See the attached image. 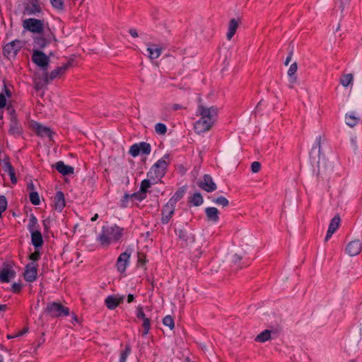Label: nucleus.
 <instances>
[{
  "instance_id": "nucleus-29",
  "label": "nucleus",
  "mask_w": 362,
  "mask_h": 362,
  "mask_svg": "<svg viewBox=\"0 0 362 362\" xmlns=\"http://www.w3.org/2000/svg\"><path fill=\"white\" fill-rule=\"evenodd\" d=\"M360 120V117L356 116V113L354 112L346 113L345 115L346 124L350 127H355L357 124L359 123Z\"/></svg>"
},
{
  "instance_id": "nucleus-44",
  "label": "nucleus",
  "mask_w": 362,
  "mask_h": 362,
  "mask_svg": "<svg viewBox=\"0 0 362 362\" xmlns=\"http://www.w3.org/2000/svg\"><path fill=\"white\" fill-rule=\"evenodd\" d=\"M30 201L33 205H39L40 204V199L39 194L37 192H31L29 195Z\"/></svg>"
},
{
  "instance_id": "nucleus-30",
  "label": "nucleus",
  "mask_w": 362,
  "mask_h": 362,
  "mask_svg": "<svg viewBox=\"0 0 362 362\" xmlns=\"http://www.w3.org/2000/svg\"><path fill=\"white\" fill-rule=\"evenodd\" d=\"M238 25H239L238 21L236 20L235 18H232L229 21L228 30L227 35H226L227 39L228 40H231V38L233 37V35L236 33Z\"/></svg>"
},
{
  "instance_id": "nucleus-13",
  "label": "nucleus",
  "mask_w": 362,
  "mask_h": 362,
  "mask_svg": "<svg viewBox=\"0 0 362 362\" xmlns=\"http://www.w3.org/2000/svg\"><path fill=\"white\" fill-rule=\"evenodd\" d=\"M197 185L199 188L207 192H212L217 188V186L214 182L211 176L208 174H205L204 175L203 180L199 181L197 182Z\"/></svg>"
},
{
  "instance_id": "nucleus-28",
  "label": "nucleus",
  "mask_w": 362,
  "mask_h": 362,
  "mask_svg": "<svg viewBox=\"0 0 362 362\" xmlns=\"http://www.w3.org/2000/svg\"><path fill=\"white\" fill-rule=\"evenodd\" d=\"M218 210L216 207H207L205 209V214L208 221L217 223L219 220Z\"/></svg>"
},
{
  "instance_id": "nucleus-49",
  "label": "nucleus",
  "mask_w": 362,
  "mask_h": 362,
  "mask_svg": "<svg viewBox=\"0 0 362 362\" xmlns=\"http://www.w3.org/2000/svg\"><path fill=\"white\" fill-rule=\"evenodd\" d=\"M130 197H131V199H134L136 200L141 202L146 198V194H144V193L141 192V191L139 190V192H134V193L130 194Z\"/></svg>"
},
{
  "instance_id": "nucleus-32",
  "label": "nucleus",
  "mask_w": 362,
  "mask_h": 362,
  "mask_svg": "<svg viewBox=\"0 0 362 362\" xmlns=\"http://www.w3.org/2000/svg\"><path fill=\"white\" fill-rule=\"evenodd\" d=\"M27 228L30 233L33 232V230L35 231V230H40V226L38 224V221H37V218L33 214H31L30 216L29 223L28 224Z\"/></svg>"
},
{
  "instance_id": "nucleus-1",
  "label": "nucleus",
  "mask_w": 362,
  "mask_h": 362,
  "mask_svg": "<svg viewBox=\"0 0 362 362\" xmlns=\"http://www.w3.org/2000/svg\"><path fill=\"white\" fill-rule=\"evenodd\" d=\"M124 229L117 226H103L100 233L97 237V241L102 246L107 247L112 243L118 241L123 235Z\"/></svg>"
},
{
  "instance_id": "nucleus-16",
  "label": "nucleus",
  "mask_w": 362,
  "mask_h": 362,
  "mask_svg": "<svg viewBox=\"0 0 362 362\" xmlns=\"http://www.w3.org/2000/svg\"><path fill=\"white\" fill-rule=\"evenodd\" d=\"M131 254V250H127L125 252L120 254L117 258L116 267L118 272L120 273H123L126 270Z\"/></svg>"
},
{
  "instance_id": "nucleus-24",
  "label": "nucleus",
  "mask_w": 362,
  "mask_h": 362,
  "mask_svg": "<svg viewBox=\"0 0 362 362\" xmlns=\"http://www.w3.org/2000/svg\"><path fill=\"white\" fill-rule=\"evenodd\" d=\"M147 52H148V57L151 59H158L162 52V47L159 45H156L152 43H148Z\"/></svg>"
},
{
  "instance_id": "nucleus-59",
  "label": "nucleus",
  "mask_w": 362,
  "mask_h": 362,
  "mask_svg": "<svg viewBox=\"0 0 362 362\" xmlns=\"http://www.w3.org/2000/svg\"><path fill=\"white\" fill-rule=\"evenodd\" d=\"M40 258V253L38 251H35L29 255V259L33 262L37 261Z\"/></svg>"
},
{
  "instance_id": "nucleus-17",
  "label": "nucleus",
  "mask_w": 362,
  "mask_h": 362,
  "mask_svg": "<svg viewBox=\"0 0 362 362\" xmlns=\"http://www.w3.org/2000/svg\"><path fill=\"white\" fill-rule=\"evenodd\" d=\"M214 126L209 120H204V118L200 117L194 124V129L196 133L201 134L206 132L209 131Z\"/></svg>"
},
{
  "instance_id": "nucleus-37",
  "label": "nucleus",
  "mask_w": 362,
  "mask_h": 362,
  "mask_svg": "<svg viewBox=\"0 0 362 362\" xmlns=\"http://www.w3.org/2000/svg\"><path fill=\"white\" fill-rule=\"evenodd\" d=\"M340 223V218L339 216H335L334 218L331 220L328 230H331L332 232L334 233L339 228Z\"/></svg>"
},
{
  "instance_id": "nucleus-20",
  "label": "nucleus",
  "mask_w": 362,
  "mask_h": 362,
  "mask_svg": "<svg viewBox=\"0 0 362 362\" xmlns=\"http://www.w3.org/2000/svg\"><path fill=\"white\" fill-rule=\"evenodd\" d=\"M124 299V296H108L105 300V305L107 308L110 310L115 309L119 305L123 303Z\"/></svg>"
},
{
  "instance_id": "nucleus-64",
  "label": "nucleus",
  "mask_w": 362,
  "mask_h": 362,
  "mask_svg": "<svg viewBox=\"0 0 362 362\" xmlns=\"http://www.w3.org/2000/svg\"><path fill=\"white\" fill-rule=\"evenodd\" d=\"M28 331V327H25L23 328L22 330L19 331L17 334H15V337H21L23 336V334H25V333H27Z\"/></svg>"
},
{
  "instance_id": "nucleus-54",
  "label": "nucleus",
  "mask_w": 362,
  "mask_h": 362,
  "mask_svg": "<svg viewBox=\"0 0 362 362\" xmlns=\"http://www.w3.org/2000/svg\"><path fill=\"white\" fill-rule=\"evenodd\" d=\"M71 66V62H68L66 64H64L63 66L57 67V69L59 70L61 76L63 75L66 71V70L69 69V67H70Z\"/></svg>"
},
{
  "instance_id": "nucleus-9",
  "label": "nucleus",
  "mask_w": 362,
  "mask_h": 362,
  "mask_svg": "<svg viewBox=\"0 0 362 362\" xmlns=\"http://www.w3.org/2000/svg\"><path fill=\"white\" fill-rule=\"evenodd\" d=\"M175 232L177 235L178 240L181 242L182 245L187 246L195 240L194 235L185 227L175 229Z\"/></svg>"
},
{
  "instance_id": "nucleus-52",
  "label": "nucleus",
  "mask_w": 362,
  "mask_h": 362,
  "mask_svg": "<svg viewBox=\"0 0 362 362\" xmlns=\"http://www.w3.org/2000/svg\"><path fill=\"white\" fill-rule=\"evenodd\" d=\"M7 208V200L5 196H0V211H4Z\"/></svg>"
},
{
  "instance_id": "nucleus-60",
  "label": "nucleus",
  "mask_w": 362,
  "mask_h": 362,
  "mask_svg": "<svg viewBox=\"0 0 362 362\" xmlns=\"http://www.w3.org/2000/svg\"><path fill=\"white\" fill-rule=\"evenodd\" d=\"M6 105V98L4 93H0V108H4Z\"/></svg>"
},
{
  "instance_id": "nucleus-10",
  "label": "nucleus",
  "mask_w": 362,
  "mask_h": 362,
  "mask_svg": "<svg viewBox=\"0 0 362 362\" xmlns=\"http://www.w3.org/2000/svg\"><path fill=\"white\" fill-rule=\"evenodd\" d=\"M175 209V205L173 204L170 202H168L163 207L161 210V218L160 222L162 224H168L173 217Z\"/></svg>"
},
{
  "instance_id": "nucleus-14",
  "label": "nucleus",
  "mask_w": 362,
  "mask_h": 362,
  "mask_svg": "<svg viewBox=\"0 0 362 362\" xmlns=\"http://www.w3.org/2000/svg\"><path fill=\"white\" fill-rule=\"evenodd\" d=\"M321 140L322 136H319L316 138L315 141L313 146L312 150L310 152V161L313 163L316 162L317 163L318 167L321 155Z\"/></svg>"
},
{
  "instance_id": "nucleus-53",
  "label": "nucleus",
  "mask_w": 362,
  "mask_h": 362,
  "mask_svg": "<svg viewBox=\"0 0 362 362\" xmlns=\"http://www.w3.org/2000/svg\"><path fill=\"white\" fill-rule=\"evenodd\" d=\"M261 164L258 161H254L251 164V170L252 173H257L260 170Z\"/></svg>"
},
{
  "instance_id": "nucleus-27",
  "label": "nucleus",
  "mask_w": 362,
  "mask_h": 362,
  "mask_svg": "<svg viewBox=\"0 0 362 362\" xmlns=\"http://www.w3.org/2000/svg\"><path fill=\"white\" fill-rule=\"evenodd\" d=\"M30 235L33 245L35 248L42 247L43 245V238L41 232L35 230V231L33 230V232L30 233Z\"/></svg>"
},
{
  "instance_id": "nucleus-21",
  "label": "nucleus",
  "mask_w": 362,
  "mask_h": 362,
  "mask_svg": "<svg viewBox=\"0 0 362 362\" xmlns=\"http://www.w3.org/2000/svg\"><path fill=\"white\" fill-rule=\"evenodd\" d=\"M15 276L16 272L8 264L0 272V281L2 283H8Z\"/></svg>"
},
{
  "instance_id": "nucleus-43",
  "label": "nucleus",
  "mask_w": 362,
  "mask_h": 362,
  "mask_svg": "<svg viewBox=\"0 0 362 362\" xmlns=\"http://www.w3.org/2000/svg\"><path fill=\"white\" fill-rule=\"evenodd\" d=\"M350 0H337L335 2V7L334 9L338 8L341 11V13H343L344 8L346 6L349 4Z\"/></svg>"
},
{
  "instance_id": "nucleus-22",
  "label": "nucleus",
  "mask_w": 362,
  "mask_h": 362,
  "mask_svg": "<svg viewBox=\"0 0 362 362\" xmlns=\"http://www.w3.org/2000/svg\"><path fill=\"white\" fill-rule=\"evenodd\" d=\"M33 129L35 131V133L41 137H51L52 136V131L51 129L45 126H43L40 123L35 122L33 124Z\"/></svg>"
},
{
  "instance_id": "nucleus-63",
  "label": "nucleus",
  "mask_w": 362,
  "mask_h": 362,
  "mask_svg": "<svg viewBox=\"0 0 362 362\" xmlns=\"http://www.w3.org/2000/svg\"><path fill=\"white\" fill-rule=\"evenodd\" d=\"M289 77V83L291 84V88L293 87V85L297 82V76L296 74L292 76H288Z\"/></svg>"
},
{
  "instance_id": "nucleus-3",
  "label": "nucleus",
  "mask_w": 362,
  "mask_h": 362,
  "mask_svg": "<svg viewBox=\"0 0 362 362\" xmlns=\"http://www.w3.org/2000/svg\"><path fill=\"white\" fill-rule=\"evenodd\" d=\"M45 313L54 318L68 316L70 314L68 307L64 306L62 303L57 302L47 303L45 308Z\"/></svg>"
},
{
  "instance_id": "nucleus-12",
  "label": "nucleus",
  "mask_w": 362,
  "mask_h": 362,
  "mask_svg": "<svg viewBox=\"0 0 362 362\" xmlns=\"http://www.w3.org/2000/svg\"><path fill=\"white\" fill-rule=\"evenodd\" d=\"M23 13L27 15H37L42 13V8L40 5V0H28L23 4Z\"/></svg>"
},
{
  "instance_id": "nucleus-51",
  "label": "nucleus",
  "mask_w": 362,
  "mask_h": 362,
  "mask_svg": "<svg viewBox=\"0 0 362 362\" xmlns=\"http://www.w3.org/2000/svg\"><path fill=\"white\" fill-rule=\"evenodd\" d=\"M131 198L130 194L128 193H125L123 197L121 199V207L126 208L127 207L129 199Z\"/></svg>"
},
{
  "instance_id": "nucleus-11",
  "label": "nucleus",
  "mask_w": 362,
  "mask_h": 362,
  "mask_svg": "<svg viewBox=\"0 0 362 362\" xmlns=\"http://www.w3.org/2000/svg\"><path fill=\"white\" fill-rule=\"evenodd\" d=\"M136 317L143 321L142 323V337L147 335L150 329H151V320L147 317L144 313L143 307L141 305H138L136 308Z\"/></svg>"
},
{
  "instance_id": "nucleus-19",
  "label": "nucleus",
  "mask_w": 362,
  "mask_h": 362,
  "mask_svg": "<svg viewBox=\"0 0 362 362\" xmlns=\"http://www.w3.org/2000/svg\"><path fill=\"white\" fill-rule=\"evenodd\" d=\"M247 259L245 252L235 253L232 257V262L234 266H236L235 269H238L249 266V263L247 261Z\"/></svg>"
},
{
  "instance_id": "nucleus-18",
  "label": "nucleus",
  "mask_w": 362,
  "mask_h": 362,
  "mask_svg": "<svg viewBox=\"0 0 362 362\" xmlns=\"http://www.w3.org/2000/svg\"><path fill=\"white\" fill-rule=\"evenodd\" d=\"M362 250V242L360 240H354L348 243L346 247V252L349 256L358 255Z\"/></svg>"
},
{
  "instance_id": "nucleus-31",
  "label": "nucleus",
  "mask_w": 362,
  "mask_h": 362,
  "mask_svg": "<svg viewBox=\"0 0 362 362\" xmlns=\"http://www.w3.org/2000/svg\"><path fill=\"white\" fill-rule=\"evenodd\" d=\"M3 169L5 172L8 173L11 182L13 184H16L17 182V177L15 174V170L11 163L9 161L5 162Z\"/></svg>"
},
{
  "instance_id": "nucleus-25",
  "label": "nucleus",
  "mask_w": 362,
  "mask_h": 362,
  "mask_svg": "<svg viewBox=\"0 0 362 362\" xmlns=\"http://www.w3.org/2000/svg\"><path fill=\"white\" fill-rule=\"evenodd\" d=\"M54 202L55 210L62 211L65 206L64 194L62 191L57 192Z\"/></svg>"
},
{
  "instance_id": "nucleus-38",
  "label": "nucleus",
  "mask_w": 362,
  "mask_h": 362,
  "mask_svg": "<svg viewBox=\"0 0 362 362\" xmlns=\"http://www.w3.org/2000/svg\"><path fill=\"white\" fill-rule=\"evenodd\" d=\"M132 351L131 345L127 343L125 346V349L120 353L119 362H126L127 357Z\"/></svg>"
},
{
  "instance_id": "nucleus-48",
  "label": "nucleus",
  "mask_w": 362,
  "mask_h": 362,
  "mask_svg": "<svg viewBox=\"0 0 362 362\" xmlns=\"http://www.w3.org/2000/svg\"><path fill=\"white\" fill-rule=\"evenodd\" d=\"M129 153L133 156L136 157L140 154V149L139 148L138 144H133L130 148Z\"/></svg>"
},
{
  "instance_id": "nucleus-4",
  "label": "nucleus",
  "mask_w": 362,
  "mask_h": 362,
  "mask_svg": "<svg viewBox=\"0 0 362 362\" xmlns=\"http://www.w3.org/2000/svg\"><path fill=\"white\" fill-rule=\"evenodd\" d=\"M9 114V129L8 133L14 136H20L23 133V127L17 119L16 110L13 107L8 105L6 107Z\"/></svg>"
},
{
  "instance_id": "nucleus-40",
  "label": "nucleus",
  "mask_w": 362,
  "mask_h": 362,
  "mask_svg": "<svg viewBox=\"0 0 362 362\" xmlns=\"http://www.w3.org/2000/svg\"><path fill=\"white\" fill-rule=\"evenodd\" d=\"M139 148L140 149V153L144 155L150 154L151 151V145L148 143L142 141L138 144Z\"/></svg>"
},
{
  "instance_id": "nucleus-50",
  "label": "nucleus",
  "mask_w": 362,
  "mask_h": 362,
  "mask_svg": "<svg viewBox=\"0 0 362 362\" xmlns=\"http://www.w3.org/2000/svg\"><path fill=\"white\" fill-rule=\"evenodd\" d=\"M182 108H183V107L180 104H173V105H172L171 107H169V106L164 107L163 108V111L169 112H170V110H172L173 111H177V110H181Z\"/></svg>"
},
{
  "instance_id": "nucleus-2",
  "label": "nucleus",
  "mask_w": 362,
  "mask_h": 362,
  "mask_svg": "<svg viewBox=\"0 0 362 362\" xmlns=\"http://www.w3.org/2000/svg\"><path fill=\"white\" fill-rule=\"evenodd\" d=\"M169 154H165L160 159L153 165L147 173L148 178L151 180H160L166 173L167 168L170 164Z\"/></svg>"
},
{
  "instance_id": "nucleus-41",
  "label": "nucleus",
  "mask_w": 362,
  "mask_h": 362,
  "mask_svg": "<svg viewBox=\"0 0 362 362\" xmlns=\"http://www.w3.org/2000/svg\"><path fill=\"white\" fill-rule=\"evenodd\" d=\"M151 179H145L141 181V185H140V191L141 192L144 193V194H146V192H148V188L151 187L152 183L151 182Z\"/></svg>"
},
{
  "instance_id": "nucleus-26",
  "label": "nucleus",
  "mask_w": 362,
  "mask_h": 362,
  "mask_svg": "<svg viewBox=\"0 0 362 362\" xmlns=\"http://www.w3.org/2000/svg\"><path fill=\"white\" fill-rule=\"evenodd\" d=\"M50 43L49 40L42 35H37L33 37V45L36 49H42Z\"/></svg>"
},
{
  "instance_id": "nucleus-34",
  "label": "nucleus",
  "mask_w": 362,
  "mask_h": 362,
  "mask_svg": "<svg viewBox=\"0 0 362 362\" xmlns=\"http://www.w3.org/2000/svg\"><path fill=\"white\" fill-rule=\"evenodd\" d=\"M204 199L200 192L194 193L189 199V202L195 206L202 205Z\"/></svg>"
},
{
  "instance_id": "nucleus-39",
  "label": "nucleus",
  "mask_w": 362,
  "mask_h": 362,
  "mask_svg": "<svg viewBox=\"0 0 362 362\" xmlns=\"http://www.w3.org/2000/svg\"><path fill=\"white\" fill-rule=\"evenodd\" d=\"M354 80V76L351 74H344L341 78H340V83L341 84L344 86L347 87L349 85L351 84Z\"/></svg>"
},
{
  "instance_id": "nucleus-15",
  "label": "nucleus",
  "mask_w": 362,
  "mask_h": 362,
  "mask_svg": "<svg viewBox=\"0 0 362 362\" xmlns=\"http://www.w3.org/2000/svg\"><path fill=\"white\" fill-rule=\"evenodd\" d=\"M37 264L35 262L28 263L25 267L23 277L28 282H33L37 279Z\"/></svg>"
},
{
  "instance_id": "nucleus-47",
  "label": "nucleus",
  "mask_w": 362,
  "mask_h": 362,
  "mask_svg": "<svg viewBox=\"0 0 362 362\" xmlns=\"http://www.w3.org/2000/svg\"><path fill=\"white\" fill-rule=\"evenodd\" d=\"M155 131L160 135H164L167 132V127L163 123H157L155 125Z\"/></svg>"
},
{
  "instance_id": "nucleus-7",
  "label": "nucleus",
  "mask_w": 362,
  "mask_h": 362,
  "mask_svg": "<svg viewBox=\"0 0 362 362\" xmlns=\"http://www.w3.org/2000/svg\"><path fill=\"white\" fill-rule=\"evenodd\" d=\"M198 112L202 118H204V120H209L214 124L218 115V108L216 106L207 107L203 105H199Z\"/></svg>"
},
{
  "instance_id": "nucleus-33",
  "label": "nucleus",
  "mask_w": 362,
  "mask_h": 362,
  "mask_svg": "<svg viewBox=\"0 0 362 362\" xmlns=\"http://www.w3.org/2000/svg\"><path fill=\"white\" fill-rule=\"evenodd\" d=\"M185 192V189L183 187L179 188L168 202L176 206L177 202L183 197Z\"/></svg>"
},
{
  "instance_id": "nucleus-45",
  "label": "nucleus",
  "mask_w": 362,
  "mask_h": 362,
  "mask_svg": "<svg viewBox=\"0 0 362 362\" xmlns=\"http://www.w3.org/2000/svg\"><path fill=\"white\" fill-rule=\"evenodd\" d=\"M51 5L53 8L58 11H63L64 9V0H49Z\"/></svg>"
},
{
  "instance_id": "nucleus-35",
  "label": "nucleus",
  "mask_w": 362,
  "mask_h": 362,
  "mask_svg": "<svg viewBox=\"0 0 362 362\" xmlns=\"http://www.w3.org/2000/svg\"><path fill=\"white\" fill-rule=\"evenodd\" d=\"M272 332V331L270 329L264 330L256 337L255 341L262 343L268 341L271 338Z\"/></svg>"
},
{
  "instance_id": "nucleus-8",
  "label": "nucleus",
  "mask_w": 362,
  "mask_h": 362,
  "mask_svg": "<svg viewBox=\"0 0 362 362\" xmlns=\"http://www.w3.org/2000/svg\"><path fill=\"white\" fill-rule=\"evenodd\" d=\"M22 42L18 40H13L7 43L3 48L4 55L6 58L15 57L21 49Z\"/></svg>"
},
{
  "instance_id": "nucleus-61",
  "label": "nucleus",
  "mask_w": 362,
  "mask_h": 362,
  "mask_svg": "<svg viewBox=\"0 0 362 362\" xmlns=\"http://www.w3.org/2000/svg\"><path fill=\"white\" fill-rule=\"evenodd\" d=\"M138 263L141 265H144L146 263V256L144 254L141 252L138 253Z\"/></svg>"
},
{
  "instance_id": "nucleus-6",
  "label": "nucleus",
  "mask_w": 362,
  "mask_h": 362,
  "mask_svg": "<svg viewBox=\"0 0 362 362\" xmlns=\"http://www.w3.org/2000/svg\"><path fill=\"white\" fill-rule=\"evenodd\" d=\"M23 28L33 33L40 34L44 28V20L30 18L23 21Z\"/></svg>"
},
{
  "instance_id": "nucleus-46",
  "label": "nucleus",
  "mask_w": 362,
  "mask_h": 362,
  "mask_svg": "<svg viewBox=\"0 0 362 362\" xmlns=\"http://www.w3.org/2000/svg\"><path fill=\"white\" fill-rule=\"evenodd\" d=\"M213 202H214L217 205L222 206L223 207H226L229 205L228 200L223 196H220L216 199H213Z\"/></svg>"
},
{
  "instance_id": "nucleus-5",
  "label": "nucleus",
  "mask_w": 362,
  "mask_h": 362,
  "mask_svg": "<svg viewBox=\"0 0 362 362\" xmlns=\"http://www.w3.org/2000/svg\"><path fill=\"white\" fill-rule=\"evenodd\" d=\"M31 59L33 62L42 71H46L47 70L50 62L49 56H47L42 51L33 49Z\"/></svg>"
},
{
  "instance_id": "nucleus-23",
  "label": "nucleus",
  "mask_w": 362,
  "mask_h": 362,
  "mask_svg": "<svg viewBox=\"0 0 362 362\" xmlns=\"http://www.w3.org/2000/svg\"><path fill=\"white\" fill-rule=\"evenodd\" d=\"M54 166L57 170L63 175L74 174V168L72 166L66 165L63 161L57 162Z\"/></svg>"
},
{
  "instance_id": "nucleus-56",
  "label": "nucleus",
  "mask_w": 362,
  "mask_h": 362,
  "mask_svg": "<svg viewBox=\"0 0 362 362\" xmlns=\"http://www.w3.org/2000/svg\"><path fill=\"white\" fill-rule=\"evenodd\" d=\"M297 69H298V65H297V63L296 62H294L293 63L288 70V76H292V75H294L296 74V71H297Z\"/></svg>"
},
{
  "instance_id": "nucleus-42",
  "label": "nucleus",
  "mask_w": 362,
  "mask_h": 362,
  "mask_svg": "<svg viewBox=\"0 0 362 362\" xmlns=\"http://www.w3.org/2000/svg\"><path fill=\"white\" fill-rule=\"evenodd\" d=\"M163 324L165 326L168 327L170 330H173L174 329V327H175L174 320H173V318L172 317L171 315H166L163 319Z\"/></svg>"
},
{
  "instance_id": "nucleus-58",
  "label": "nucleus",
  "mask_w": 362,
  "mask_h": 362,
  "mask_svg": "<svg viewBox=\"0 0 362 362\" xmlns=\"http://www.w3.org/2000/svg\"><path fill=\"white\" fill-rule=\"evenodd\" d=\"M22 288V285L21 283H13L11 286L12 291L15 293H18L21 292Z\"/></svg>"
},
{
  "instance_id": "nucleus-55",
  "label": "nucleus",
  "mask_w": 362,
  "mask_h": 362,
  "mask_svg": "<svg viewBox=\"0 0 362 362\" xmlns=\"http://www.w3.org/2000/svg\"><path fill=\"white\" fill-rule=\"evenodd\" d=\"M51 219L50 218H47L42 221V224L44 227V233H48L50 228Z\"/></svg>"
},
{
  "instance_id": "nucleus-57",
  "label": "nucleus",
  "mask_w": 362,
  "mask_h": 362,
  "mask_svg": "<svg viewBox=\"0 0 362 362\" xmlns=\"http://www.w3.org/2000/svg\"><path fill=\"white\" fill-rule=\"evenodd\" d=\"M3 83H4L3 91L4 92V95H6V97L11 98L12 96V93H11V90L9 89V88L8 87L6 81H3Z\"/></svg>"
},
{
  "instance_id": "nucleus-36",
  "label": "nucleus",
  "mask_w": 362,
  "mask_h": 362,
  "mask_svg": "<svg viewBox=\"0 0 362 362\" xmlns=\"http://www.w3.org/2000/svg\"><path fill=\"white\" fill-rule=\"evenodd\" d=\"M61 76L59 70L57 69L52 70L49 74L47 71H45V82L46 83H49L52 80L55 79L57 77Z\"/></svg>"
},
{
  "instance_id": "nucleus-62",
  "label": "nucleus",
  "mask_w": 362,
  "mask_h": 362,
  "mask_svg": "<svg viewBox=\"0 0 362 362\" xmlns=\"http://www.w3.org/2000/svg\"><path fill=\"white\" fill-rule=\"evenodd\" d=\"M293 54V47H292V49H291V51L289 52L285 62H284V65L285 66H288V64L290 63L291 59H292V56Z\"/></svg>"
}]
</instances>
